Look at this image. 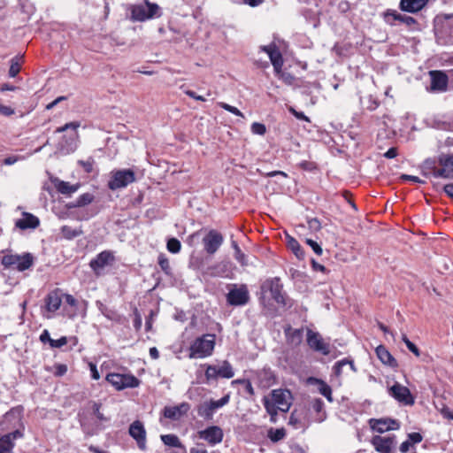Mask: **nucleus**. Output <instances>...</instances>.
Listing matches in <instances>:
<instances>
[{
  "label": "nucleus",
  "mask_w": 453,
  "mask_h": 453,
  "mask_svg": "<svg viewBox=\"0 0 453 453\" xmlns=\"http://www.w3.org/2000/svg\"><path fill=\"white\" fill-rule=\"evenodd\" d=\"M434 33L439 44H453V15L437 16L434 19Z\"/></svg>",
  "instance_id": "nucleus-1"
},
{
  "label": "nucleus",
  "mask_w": 453,
  "mask_h": 453,
  "mask_svg": "<svg viewBox=\"0 0 453 453\" xmlns=\"http://www.w3.org/2000/svg\"><path fill=\"white\" fill-rule=\"evenodd\" d=\"M215 346L214 334H203L197 338L190 347V357L194 358H203L210 356Z\"/></svg>",
  "instance_id": "nucleus-2"
},
{
  "label": "nucleus",
  "mask_w": 453,
  "mask_h": 453,
  "mask_svg": "<svg viewBox=\"0 0 453 453\" xmlns=\"http://www.w3.org/2000/svg\"><path fill=\"white\" fill-rule=\"evenodd\" d=\"M135 181L134 172L131 169L114 170L111 173L108 188L111 190L124 188Z\"/></svg>",
  "instance_id": "nucleus-3"
},
{
  "label": "nucleus",
  "mask_w": 453,
  "mask_h": 453,
  "mask_svg": "<svg viewBox=\"0 0 453 453\" xmlns=\"http://www.w3.org/2000/svg\"><path fill=\"white\" fill-rule=\"evenodd\" d=\"M131 13L133 19L137 21H144L161 15L159 6L147 0L142 4L134 5Z\"/></svg>",
  "instance_id": "nucleus-4"
},
{
  "label": "nucleus",
  "mask_w": 453,
  "mask_h": 453,
  "mask_svg": "<svg viewBox=\"0 0 453 453\" xmlns=\"http://www.w3.org/2000/svg\"><path fill=\"white\" fill-rule=\"evenodd\" d=\"M106 380L117 390L134 388L140 385V380L130 373L111 372L107 374Z\"/></svg>",
  "instance_id": "nucleus-5"
},
{
  "label": "nucleus",
  "mask_w": 453,
  "mask_h": 453,
  "mask_svg": "<svg viewBox=\"0 0 453 453\" xmlns=\"http://www.w3.org/2000/svg\"><path fill=\"white\" fill-rule=\"evenodd\" d=\"M1 263L5 268H14L23 272L32 266L34 259L29 253L23 255L9 254L3 257Z\"/></svg>",
  "instance_id": "nucleus-6"
},
{
  "label": "nucleus",
  "mask_w": 453,
  "mask_h": 453,
  "mask_svg": "<svg viewBox=\"0 0 453 453\" xmlns=\"http://www.w3.org/2000/svg\"><path fill=\"white\" fill-rule=\"evenodd\" d=\"M261 292L264 298L269 294L277 303H285L284 296L282 295V285L278 277L267 279L264 281L261 285Z\"/></svg>",
  "instance_id": "nucleus-7"
},
{
  "label": "nucleus",
  "mask_w": 453,
  "mask_h": 453,
  "mask_svg": "<svg viewBox=\"0 0 453 453\" xmlns=\"http://www.w3.org/2000/svg\"><path fill=\"white\" fill-rule=\"evenodd\" d=\"M383 17L385 22L390 26H395L397 22H399L405 24L411 30H419L418 24L414 18L406 14H402L395 10H387L383 14Z\"/></svg>",
  "instance_id": "nucleus-8"
},
{
  "label": "nucleus",
  "mask_w": 453,
  "mask_h": 453,
  "mask_svg": "<svg viewBox=\"0 0 453 453\" xmlns=\"http://www.w3.org/2000/svg\"><path fill=\"white\" fill-rule=\"evenodd\" d=\"M229 398H220L218 401L204 402L197 406V414L206 421L213 418L214 413L219 408L228 403Z\"/></svg>",
  "instance_id": "nucleus-9"
},
{
  "label": "nucleus",
  "mask_w": 453,
  "mask_h": 453,
  "mask_svg": "<svg viewBox=\"0 0 453 453\" xmlns=\"http://www.w3.org/2000/svg\"><path fill=\"white\" fill-rule=\"evenodd\" d=\"M208 380L217 378L230 379L234 377V372L232 365L227 361H223L218 365H209L205 371Z\"/></svg>",
  "instance_id": "nucleus-10"
},
{
  "label": "nucleus",
  "mask_w": 453,
  "mask_h": 453,
  "mask_svg": "<svg viewBox=\"0 0 453 453\" xmlns=\"http://www.w3.org/2000/svg\"><path fill=\"white\" fill-rule=\"evenodd\" d=\"M371 442L376 451L380 453H394V449L396 444L395 435H375L372 438Z\"/></svg>",
  "instance_id": "nucleus-11"
},
{
  "label": "nucleus",
  "mask_w": 453,
  "mask_h": 453,
  "mask_svg": "<svg viewBox=\"0 0 453 453\" xmlns=\"http://www.w3.org/2000/svg\"><path fill=\"white\" fill-rule=\"evenodd\" d=\"M197 434L199 439L207 441L211 446L220 443L224 437L223 430L218 426H208L198 431Z\"/></svg>",
  "instance_id": "nucleus-12"
},
{
  "label": "nucleus",
  "mask_w": 453,
  "mask_h": 453,
  "mask_svg": "<svg viewBox=\"0 0 453 453\" xmlns=\"http://www.w3.org/2000/svg\"><path fill=\"white\" fill-rule=\"evenodd\" d=\"M63 294L59 289L50 291L45 297V310L49 314H44L46 319H51L52 314L59 310L62 304Z\"/></svg>",
  "instance_id": "nucleus-13"
},
{
  "label": "nucleus",
  "mask_w": 453,
  "mask_h": 453,
  "mask_svg": "<svg viewBox=\"0 0 453 453\" xmlns=\"http://www.w3.org/2000/svg\"><path fill=\"white\" fill-rule=\"evenodd\" d=\"M223 242L224 238L222 234L216 230L209 231L203 239L204 250L211 255L214 254L219 249Z\"/></svg>",
  "instance_id": "nucleus-14"
},
{
  "label": "nucleus",
  "mask_w": 453,
  "mask_h": 453,
  "mask_svg": "<svg viewBox=\"0 0 453 453\" xmlns=\"http://www.w3.org/2000/svg\"><path fill=\"white\" fill-rule=\"evenodd\" d=\"M128 433L136 441L138 448L144 450L146 449V430L143 424L140 420L134 421L129 426Z\"/></svg>",
  "instance_id": "nucleus-15"
},
{
  "label": "nucleus",
  "mask_w": 453,
  "mask_h": 453,
  "mask_svg": "<svg viewBox=\"0 0 453 453\" xmlns=\"http://www.w3.org/2000/svg\"><path fill=\"white\" fill-rule=\"evenodd\" d=\"M114 261V255L111 251L104 250L99 253L94 259L89 263L91 269L99 274L100 272L107 265H111Z\"/></svg>",
  "instance_id": "nucleus-16"
},
{
  "label": "nucleus",
  "mask_w": 453,
  "mask_h": 453,
  "mask_svg": "<svg viewBox=\"0 0 453 453\" xmlns=\"http://www.w3.org/2000/svg\"><path fill=\"white\" fill-rule=\"evenodd\" d=\"M308 345L314 350L319 351L324 355L330 352L329 345L326 343L319 333L308 330L307 332Z\"/></svg>",
  "instance_id": "nucleus-17"
},
{
  "label": "nucleus",
  "mask_w": 453,
  "mask_h": 453,
  "mask_svg": "<svg viewBox=\"0 0 453 453\" xmlns=\"http://www.w3.org/2000/svg\"><path fill=\"white\" fill-rule=\"evenodd\" d=\"M249 298V291L245 286L231 289L227 294V302L231 305H244L248 303Z\"/></svg>",
  "instance_id": "nucleus-18"
},
{
  "label": "nucleus",
  "mask_w": 453,
  "mask_h": 453,
  "mask_svg": "<svg viewBox=\"0 0 453 453\" xmlns=\"http://www.w3.org/2000/svg\"><path fill=\"white\" fill-rule=\"evenodd\" d=\"M261 50L267 53L273 66L274 72L279 74L281 72V68L283 66V58L279 49L276 47V45L270 44L268 46H262Z\"/></svg>",
  "instance_id": "nucleus-19"
},
{
  "label": "nucleus",
  "mask_w": 453,
  "mask_h": 453,
  "mask_svg": "<svg viewBox=\"0 0 453 453\" xmlns=\"http://www.w3.org/2000/svg\"><path fill=\"white\" fill-rule=\"evenodd\" d=\"M190 406L187 403H181L175 406H165L163 410L164 417L171 420H180L189 411Z\"/></svg>",
  "instance_id": "nucleus-20"
},
{
  "label": "nucleus",
  "mask_w": 453,
  "mask_h": 453,
  "mask_svg": "<svg viewBox=\"0 0 453 453\" xmlns=\"http://www.w3.org/2000/svg\"><path fill=\"white\" fill-rule=\"evenodd\" d=\"M370 425L373 431L380 434L399 428L398 421L392 418L371 419Z\"/></svg>",
  "instance_id": "nucleus-21"
},
{
  "label": "nucleus",
  "mask_w": 453,
  "mask_h": 453,
  "mask_svg": "<svg viewBox=\"0 0 453 453\" xmlns=\"http://www.w3.org/2000/svg\"><path fill=\"white\" fill-rule=\"evenodd\" d=\"M439 171L436 172V178L452 179L453 178V157H440Z\"/></svg>",
  "instance_id": "nucleus-22"
},
{
  "label": "nucleus",
  "mask_w": 453,
  "mask_h": 453,
  "mask_svg": "<svg viewBox=\"0 0 453 453\" xmlns=\"http://www.w3.org/2000/svg\"><path fill=\"white\" fill-rule=\"evenodd\" d=\"M39 224V219L29 212H23L22 218L15 221V226L20 230L35 229Z\"/></svg>",
  "instance_id": "nucleus-23"
},
{
  "label": "nucleus",
  "mask_w": 453,
  "mask_h": 453,
  "mask_svg": "<svg viewBox=\"0 0 453 453\" xmlns=\"http://www.w3.org/2000/svg\"><path fill=\"white\" fill-rule=\"evenodd\" d=\"M431 88L435 91H445L448 86V77L441 71H431Z\"/></svg>",
  "instance_id": "nucleus-24"
},
{
  "label": "nucleus",
  "mask_w": 453,
  "mask_h": 453,
  "mask_svg": "<svg viewBox=\"0 0 453 453\" xmlns=\"http://www.w3.org/2000/svg\"><path fill=\"white\" fill-rule=\"evenodd\" d=\"M428 3V0H401L399 8L403 12L416 13L421 11Z\"/></svg>",
  "instance_id": "nucleus-25"
},
{
  "label": "nucleus",
  "mask_w": 453,
  "mask_h": 453,
  "mask_svg": "<svg viewBox=\"0 0 453 453\" xmlns=\"http://www.w3.org/2000/svg\"><path fill=\"white\" fill-rule=\"evenodd\" d=\"M376 354L378 358L386 365L395 368L398 364L395 358L391 355V353L384 347L383 345H380L376 348Z\"/></svg>",
  "instance_id": "nucleus-26"
},
{
  "label": "nucleus",
  "mask_w": 453,
  "mask_h": 453,
  "mask_svg": "<svg viewBox=\"0 0 453 453\" xmlns=\"http://www.w3.org/2000/svg\"><path fill=\"white\" fill-rule=\"evenodd\" d=\"M307 384L317 388L319 392L323 396H331V394H332L331 388L323 380H320L313 378V377H310L307 380Z\"/></svg>",
  "instance_id": "nucleus-27"
},
{
  "label": "nucleus",
  "mask_w": 453,
  "mask_h": 453,
  "mask_svg": "<svg viewBox=\"0 0 453 453\" xmlns=\"http://www.w3.org/2000/svg\"><path fill=\"white\" fill-rule=\"evenodd\" d=\"M345 369H348L350 372H355V366L353 362L348 359H342L336 362L333 367L334 373L337 377H340L344 372Z\"/></svg>",
  "instance_id": "nucleus-28"
},
{
  "label": "nucleus",
  "mask_w": 453,
  "mask_h": 453,
  "mask_svg": "<svg viewBox=\"0 0 453 453\" xmlns=\"http://www.w3.org/2000/svg\"><path fill=\"white\" fill-rule=\"evenodd\" d=\"M287 246L288 248L296 255V257L299 259L303 258L304 253L299 244V242L292 236L287 235Z\"/></svg>",
  "instance_id": "nucleus-29"
},
{
  "label": "nucleus",
  "mask_w": 453,
  "mask_h": 453,
  "mask_svg": "<svg viewBox=\"0 0 453 453\" xmlns=\"http://www.w3.org/2000/svg\"><path fill=\"white\" fill-rule=\"evenodd\" d=\"M60 231L63 237L66 240H73L83 234L81 227L73 228L69 226H63Z\"/></svg>",
  "instance_id": "nucleus-30"
},
{
  "label": "nucleus",
  "mask_w": 453,
  "mask_h": 453,
  "mask_svg": "<svg viewBox=\"0 0 453 453\" xmlns=\"http://www.w3.org/2000/svg\"><path fill=\"white\" fill-rule=\"evenodd\" d=\"M439 168L436 166V163L434 159H426L422 165V173L425 176H433L436 178V172Z\"/></svg>",
  "instance_id": "nucleus-31"
},
{
  "label": "nucleus",
  "mask_w": 453,
  "mask_h": 453,
  "mask_svg": "<svg viewBox=\"0 0 453 453\" xmlns=\"http://www.w3.org/2000/svg\"><path fill=\"white\" fill-rule=\"evenodd\" d=\"M264 405L266 410V411L271 416V421L275 422L276 421V416L278 414V408H277V400H272V398H263Z\"/></svg>",
  "instance_id": "nucleus-32"
},
{
  "label": "nucleus",
  "mask_w": 453,
  "mask_h": 453,
  "mask_svg": "<svg viewBox=\"0 0 453 453\" xmlns=\"http://www.w3.org/2000/svg\"><path fill=\"white\" fill-rule=\"evenodd\" d=\"M389 394L392 396H412L410 389L398 382H395L389 388Z\"/></svg>",
  "instance_id": "nucleus-33"
},
{
  "label": "nucleus",
  "mask_w": 453,
  "mask_h": 453,
  "mask_svg": "<svg viewBox=\"0 0 453 453\" xmlns=\"http://www.w3.org/2000/svg\"><path fill=\"white\" fill-rule=\"evenodd\" d=\"M233 386H240L242 390L239 389L238 394H250L253 395V388L251 386V383L248 380H235L232 381Z\"/></svg>",
  "instance_id": "nucleus-34"
},
{
  "label": "nucleus",
  "mask_w": 453,
  "mask_h": 453,
  "mask_svg": "<svg viewBox=\"0 0 453 453\" xmlns=\"http://www.w3.org/2000/svg\"><path fill=\"white\" fill-rule=\"evenodd\" d=\"M324 404L320 401L319 398H315L312 402V410L316 412L317 417L315 418L317 421H323L326 418V412L323 411Z\"/></svg>",
  "instance_id": "nucleus-35"
},
{
  "label": "nucleus",
  "mask_w": 453,
  "mask_h": 453,
  "mask_svg": "<svg viewBox=\"0 0 453 453\" xmlns=\"http://www.w3.org/2000/svg\"><path fill=\"white\" fill-rule=\"evenodd\" d=\"M231 246L232 248L234 249V258L242 265H248V262H247V259H246V256L245 254L241 250L238 243L236 241L234 240H232L231 241Z\"/></svg>",
  "instance_id": "nucleus-36"
},
{
  "label": "nucleus",
  "mask_w": 453,
  "mask_h": 453,
  "mask_svg": "<svg viewBox=\"0 0 453 453\" xmlns=\"http://www.w3.org/2000/svg\"><path fill=\"white\" fill-rule=\"evenodd\" d=\"M259 378L264 387H270L274 381V375L271 369H264L259 372Z\"/></svg>",
  "instance_id": "nucleus-37"
},
{
  "label": "nucleus",
  "mask_w": 453,
  "mask_h": 453,
  "mask_svg": "<svg viewBox=\"0 0 453 453\" xmlns=\"http://www.w3.org/2000/svg\"><path fill=\"white\" fill-rule=\"evenodd\" d=\"M57 189L59 193L63 195H71L77 191L78 188L76 186L71 185L66 181H59L57 185Z\"/></svg>",
  "instance_id": "nucleus-38"
},
{
  "label": "nucleus",
  "mask_w": 453,
  "mask_h": 453,
  "mask_svg": "<svg viewBox=\"0 0 453 453\" xmlns=\"http://www.w3.org/2000/svg\"><path fill=\"white\" fill-rule=\"evenodd\" d=\"M22 57L16 56L11 59V65L9 69V76L14 78L18 75L20 71L21 64L20 61Z\"/></svg>",
  "instance_id": "nucleus-39"
},
{
  "label": "nucleus",
  "mask_w": 453,
  "mask_h": 453,
  "mask_svg": "<svg viewBox=\"0 0 453 453\" xmlns=\"http://www.w3.org/2000/svg\"><path fill=\"white\" fill-rule=\"evenodd\" d=\"M14 442L9 439V435L0 437V453H12Z\"/></svg>",
  "instance_id": "nucleus-40"
},
{
  "label": "nucleus",
  "mask_w": 453,
  "mask_h": 453,
  "mask_svg": "<svg viewBox=\"0 0 453 453\" xmlns=\"http://www.w3.org/2000/svg\"><path fill=\"white\" fill-rule=\"evenodd\" d=\"M161 440L167 446L176 447V448L182 447L179 437L175 434H170L161 435Z\"/></svg>",
  "instance_id": "nucleus-41"
},
{
  "label": "nucleus",
  "mask_w": 453,
  "mask_h": 453,
  "mask_svg": "<svg viewBox=\"0 0 453 453\" xmlns=\"http://www.w3.org/2000/svg\"><path fill=\"white\" fill-rule=\"evenodd\" d=\"M435 408L441 412L444 418L453 420V411L442 402L434 403Z\"/></svg>",
  "instance_id": "nucleus-42"
},
{
  "label": "nucleus",
  "mask_w": 453,
  "mask_h": 453,
  "mask_svg": "<svg viewBox=\"0 0 453 453\" xmlns=\"http://www.w3.org/2000/svg\"><path fill=\"white\" fill-rule=\"evenodd\" d=\"M286 436V432L283 428L271 429L268 433V437L273 442L282 440Z\"/></svg>",
  "instance_id": "nucleus-43"
},
{
  "label": "nucleus",
  "mask_w": 453,
  "mask_h": 453,
  "mask_svg": "<svg viewBox=\"0 0 453 453\" xmlns=\"http://www.w3.org/2000/svg\"><path fill=\"white\" fill-rule=\"evenodd\" d=\"M166 247H167V250H168L169 252H171L173 254H177L180 250L181 244H180V242L178 239H176V238H170L167 241Z\"/></svg>",
  "instance_id": "nucleus-44"
},
{
  "label": "nucleus",
  "mask_w": 453,
  "mask_h": 453,
  "mask_svg": "<svg viewBox=\"0 0 453 453\" xmlns=\"http://www.w3.org/2000/svg\"><path fill=\"white\" fill-rule=\"evenodd\" d=\"M80 126H81V124L78 121L69 122V123H66L65 125H64L63 127H58L56 132L63 133V132L66 131L67 129H72L74 132V134H73V138H74V137H77V129Z\"/></svg>",
  "instance_id": "nucleus-45"
},
{
  "label": "nucleus",
  "mask_w": 453,
  "mask_h": 453,
  "mask_svg": "<svg viewBox=\"0 0 453 453\" xmlns=\"http://www.w3.org/2000/svg\"><path fill=\"white\" fill-rule=\"evenodd\" d=\"M101 410V404L94 403H93V414L100 420L104 422H107L111 419L110 416H106Z\"/></svg>",
  "instance_id": "nucleus-46"
},
{
  "label": "nucleus",
  "mask_w": 453,
  "mask_h": 453,
  "mask_svg": "<svg viewBox=\"0 0 453 453\" xmlns=\"http://www.w3.org/2000/svg\"><path fill=\"white\" fill-rule=\"evenodd\" d=\"M288 399V398H272V400H277L278 411L281 412H288L292 404Z\"/></svg>",
  "instance_id": "nucleus-47"
},
{
  "label": "nucleus",
  "mask_w": 453,
  "mask_h": 453,
  "mask_svg": "<svg viewBox=\"0 0 453 453\" xmlns=\"http://www.w3.org/2000/svg\"><path fill=\"white\" fill-rule=\"evenodd\" d=\"M402 340L411 352H412L416 357L420 356L418 348L413 342H411L405 334H403Z\"/></svg>",
  "instance_id": "nucleus-48"
},
{
  "label": "nucleus",
  "mask_w": 453,
  "mask_h": 453,
  "mask_svg": "<svg viewBox=\"0 0 453 453\" xmlns=\"http://www.w3.org/2000/svg\"><path fill=\"white\" fill-rule=\"evenodd\" d=\"M93 201V196L89 193H85L80 196L76 200V206H84Z\"/></svg>",
  "instance_id": "nucleus-49"
},
{
  "label": "nucleus",
  "mask_w": 453,
  "mask_h": 453,
  "mask_svg": "<svg viewBox=\"0 0 453 453\" xmlns=\"http://www.w3.org/2000/svg\"><path fill=\"white\" fill-rule=\"evenodd\" d=\"M219 105L222 109H224V110H226V111L233 113V114H234L236 116L243 118V114L236 107L232 106V105H230V104H228L226 103H223V102L219 103Z\"/></svg>",
  "instance_id": "nucleus-50"
},
{
  "label": "nucleus",
  "mask_w": 453,
  "mask_h": 453,
  "mask_svg": "<svg viewBox=\"0 0 453 453\" xmlns=\"http://www.w3.org/2000/svg\"><path fill=\"white\" fill-rule=\"evenodd\" d=\"M251 131L253 134L263 135L266 132L265 126L262 123L254 122L251 125Z\"/></svg>",
  "instance_id": "nucleus-51"
},
{
  "label": "nucleus",
  "mask_w": 453,
  "mask_h": 453,
  "mask_svg": "<svg viewBox=\"0 0 453 453\" xmlns=\"http://www.w3.org/2000/svg\"><path fill=\"white\" fill-rule=\"evenodd\" d=\"M220 265H216L213 266L207 267L204 271V274L211 276V277H217L221 276V273L219 271Z\"/></svg>",
  "instance_id": "nucleus-52"
},
{
  "label": "nucleus",
  "mask_w": 453,
  "mask_h": 453,
  "mask_svg": "<svg viewBox=\"0 0 453 453\" xmlns=\"http://www.w3.org/2000/svg\"><path fill=\"white\" fill-rule=\"evenodd\" d=\"M306 242H307V244H309L311 246V248L313 250V251L318 256H320L322 254V252H323L322 248L320 247V245H319L318 242H316L315 241H313L311 239H307Z\"/></svg>",
  "instance_id": "nucleus-53"
},
{
  "label": "nucleus",
  "mask_w": 453,
  "mask_h": 453,
  "mask_svg": "<svg viewBox=\"0 0 453 453\" xmlns=\"http://www.w3.org/2000/svg\"><path fill=\"white\" fill-rule=\"evenodd\" d=\"M65 298V303L73 308H76L78 301L72 295L63 294L62 298Z\"/></svg>",
  "instance_id": "nucleus-54"
},
{
  "label": "nucleus",
  "mask_w": 453,
  "mask_h": 453,
  "mask_svg": "<svg viewBox=\"0 0 453 453\" xmlns=\"http://www.w3.org/2000/svg\"><path fill=\"white\" fill-rule=\"evenodd\" d=\"M67 342H68L67 337L62 336L59 339L53 340V342H51V348L58 349V348L65 346Z\"/></svg>",
  "instance_id": "nucleus-55"
},
{
  "label": "nucleus",
  "mask_w": 453,
  "mask_h": 453,
  "mask_svg": "<svg viewBox=\"0 0 453 453\" xmlns=\"http://www.w3.org/2000/svg\"><path fill=\"white\" fill-rule=\"evenodd\" d=\"M54 339L50 338V333L47 329H44L42 333L40 335V341L42 343H49L51 346V342H53Z\"/></svg>",
  "instance_id": "nucleus-56"
},
{
  "label": "nucleus",
  "mask_w": 453,
  "mask_h": 453,
  "mask_svg": "<svg viewBox=\"0 0 453 453\" xmlns=\"http://www.w3.org/2000/svg\"><path fill=\"white\" fill-rule=\"evenodd\" d=\"M409 441L411 443H418L422 441L423 437L419 433H411L408 434Z\"/></svg>",
  "instance_id": "nucleus-57"
},
{
  "label": "nucleus",
  "mask_w": 453,
  "mask_h": 453,
  "mask_svg": "<svg viewBox=\"0 0 453 453\" xmlns=\"http://www.w3.org/2000/svg\"><path fill=\"white\" fill-rule=\"evenodd\" d=\"M158 264L164 272L168 273V271L170 270V265L167 258H165V257H159Z\"/></svg>",
  "instance_id": "nucleus-58"
},
{
  "label": "nucleus",
  "mask_w": 453,
  "mask_h": 453,
  "mask_svg": "<svg viewBox=\"0 0 453 453\" xmlns=\"http://www.w3.org/2000/svg\"><path fill=\"white\" fill-rule=\"evenodd\" d=\"M0 114L3 116H11L14 114V110L10 106L0 104Z\"/></svg>",
  "instance_id": "nucleus-59"
},
{
  "label": "nucleus",
  "mask_w": 453,
  "mask_h": 453,
  "mask_svg": "<svg viewBox=\"0 0 453 453\" xmlns=\"http://www.w3.org/2000/svg\"><path fill=\"white\" fill-rule=\"evenodd\" d=\"M289 111L298 119L310 121L309 118L306 117L303 112L297 111L293 107L289 108Z\"/></svg>",
  "instance_id": "nucleus-60"
},
{
  "label": "nucleus",
  "mask_w": 453,
  "mask_h": 453,
  "mask_svg": "<svg viewBox=\"0 0 453 453\" xmlns=\"http://www.w3.org/2000/svg\"><path fill=\"white\" fill-rule=\"evenodd\" d=\"M6 435H9V439L13 442L14 440L22 438L24 434L22 431L17 429L12 433L7 434Z\"/></svg>",
  "instance_id": "nucleus-61"
},
{
  "label": "nucleus",
  "mask_w": 453,
  "mask_h": 453,
  "mask_svg": "<svg viewBox=\"0 0 453 453\" xmlns=\"http://www.w3.org/2000/svg\"><path fill=\"white\" fill-rule=\"evenodd\" d=\"M89 368H90V372H91V377L93 380H98L100 378V374L98 372V370L96 368V365L90 363L89 364Z\"/></svg>",
  "instance_id": "nucleus-62"
},
{
  "label": "nucleus",
  "mask_w": 453,
  "mask_h": 453,
  "mask_svg": "<svg viewBox=\"0 0 453 453\" xmlns=\"http://www.w3.org/2000/svg\"><path fill=\"white\" fill-rule=\"evenodd\" d=\"M85 169L87 173H90L93 169V161L92 160H87V161H80L79 162Z\"/></svg>",
  "instance_id": "nucleus-63"
},
{
  "label": "nucleus",
  "mask_w": 453,
  "mask_h": 453,
  "mask_svg": "<svg viewBox=\"0 0 453 453\" xmlns=\"http://www.w3.org/2000/svg\"><path fill=\"white\" fill-rule=\"evenodd\" d=\"M66 371H67V367L65 365H58L56 366L55 374L58 376H62L66 372Z\"/></svg>",
  "instance_id": "nucleus-64"
}]
</instances>
